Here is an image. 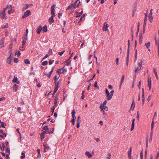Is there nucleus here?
Here are the masks:
<instances>
[{
    "label": "nucleus",
    "mask_w": 159,
    "mask_h": 159,
    "mask_svg": "<svg viewBox=\"0 0 159 159\" xmlns=\"http://www.w3.org/2000/svg\"><path fill=\"white\" fill-rule=\"evenodd\" d=\"M80 3V1H72L71 4L68 6L66 9V10L71 8L72 7L75 8L77 7Z\"/></svg>",
    "instance_id": "obj_1"
},
{
    "label": "nucleus",
    "mask_w": 159,
    "mask_h": 159,
    "mask_svg": "<svg viewBox=\"0 0 159 159\" xmlns=\"http://www.w3.org/2000/svg\"><path fill=\"white\" fill-rule=\"evenodd\" d=\"M9 7V6L7 5L6 7L4 8L3 10L1 11L0 12V17L2 19L5 17L6 16V10Z\"/></svg>",
    "instance_id": "obj_2"
},
{
    "label": "nucleus",
    "mask_w": 159,
    "mask_h": 159,
    "mask_svg": "<svg viewBox=\"0 0 159 159\" xmlns=\"http://www.w3.org/2000/svg\"><path fill=\"white\" fill-rule=\"evenodd\" d=\"M142 63L143 62L142 61L139 63V66L137 67L135 69V73L138 72L141 69V67L142 66Z\"/></svg>",
    "instance_id": "obj_3"
},
{
    "label": "nucleus",
    "mask_w": 159,
    "mask_h": 159,
    "mask_svg": "<svg viewBox=\"0 0 159 159\" xmlns=\"http://www.w3.org/2000/svg\"><path fill=\"white\" fill-rule=\"evenodd\" d=\"M30 14L31 12L29 10H27L24 13V14L22 16V18L23 19H24L25 18L28 17V16H30Z\"/></svg>",
    "instance_id": "obj_4"
},
{
    "label": "nucleus",
    "mask_w": 159,
    "mask_h": 159,
    "mask_svg": "<svg viewBox=\"0 0 159 159\" xmlns=\"http://www.w3.org/2000/svg\"><path fill=\"white\" fill-rule=\"evenodd\" d=\"M109 25L106 22H104L103 24V30L104 31H106L108 30V27Z\"/></svg>",
    "instance_id": "obj_5"
},
{
    "label": "nucleus",
    "mask_w": 159,
    "mask_h": 159,
    "mask_svg": "<svg viewBox=\"0 0 159 159\" xmlns=\"http://www.w3.org/2000/svg\"><path fill=\"white\" fill-rule=\"evenodd\" d=\"M56 6V5L55 4H53L51 7V13L52 15V16H55V10L54 8Z\"/></svg>",
    "instance_id": "obj_6"
},
{
    "label": "nucleus",
    "mask_w": 159,
    "mask_h": 159,
    "mask_svg": "<svg viewBox=\"0 0 159 159\" xmlns=\"http://www.w3.org/2000/svg\"><path fill=\"white\" fill-rule=\"evenodd\" d=\"M99 107L101 110H104L106 111H107L108 110V107H107L104 105H101Z\"/></svg>",
    "instance_id": "obj_7"
},
{
    "label": "nucleus",
    "mask_w": 159,
    "mask_h": 159,
    "mask_svg": "<svg viewBox=\"0 0 159 159\" xmlns=\"http://www.w3.org/2000/svg\"><path fill=\"white\" fill-rule=\"evenodd\" d=\"M148 86L149 87V90H150L151 88V78H148Z\"/></svg>",
    "instance_id": "obj_8"
},
{
    "label": "nucleus",
    "mask_w": 159,
    "mask_h": 159,
    "mask_svg": "<svg viewBox=\"0 0 159 159\" xmlns=\"http://www.w3.org/2000/svg\"><path fill=\"white\" fill-rule=\"evenodd\" d=\"M11 55L10 56L8 57L7 59V62L8 64L11 65H12V64L11 63V61H12V58L11 57Z\"/></svg>",
    "instance_id": "obj_9"
},
{
    "label": "nucleus",
    "mask_w": 159,
    "mask_h": 159,
    "mask_svg": "<svg viewBox=\"0 0 159 159\" xmlns=\"http://www.w3.org/2000/svg\"><path fill=\"white\" fill-rule=\"evenodd\" d=\"M129 49H128L127 50V54L126 60V65L127 66H128V63H129Z\"/></svg>",
    "instance_id": "obj_10"
},
{
    "label": "nucleus",
    "mask_w": 159,
    "mask_h": 159,
    "mask_svg": "<svg viewBox=\"0 0 159 159\" xmlns=\"http://www.w3.org/2000/svg\"><path fill=\"white\" fill-rule=\"evenodd\" d=\"M143 41V34L142 33H140L139 34V42L140 44H141Z\"/></svg>",
    "instance_id": "obj_11"
},
{
    "label": "nucleus",
    "mask_w": 159,
    "mask_h": 159,
    "mask_svg": "<svg viewBox=\"0 0 159 159\" xmlns=\"http://www.w3.org/2000/svg\"><path fill=\"white\" fill-rule=\"evenodd\" d=\"M42 30V27L41 25H40L37 28V32L38 34H39Z\"/></svg>",
    "instance_id": "obj_12"
},
{
    "label": "nucleus",
    "mask_w": 159,
    "mask_h": 159,
    "mask_svg": "<svg viewBox=\"0 0 159 159\" xmlns=\"http://www.w3.org/2000/svg\"><path fill=\"white\" fill-rule=\"evenodd\" d=\"M134 121H135V119H133L132 120V125H131V129H130L131 131H132L134 128Z\"/></svg>",
    "instance_id": "obj_13"
},
{
    "label": "nucleus",
    "mask_w": 159,
    "mask_h": 159,
    "mask_svg": "<svg viewBox=\"0 0 159 159\" xmlns=\"http://www.w3.org/2000/svg\"><path fill=\"white\" fill-rule=\"evenodd\" d=\"M9 6V7L7 8L8 9V13L9 14H10L12 12V6L10 5Z\"/></svg>",
    "instance_id": "obj_14"
},
{
    "label": "nucleus",
    "mask_w": 159,
    "mask_h": 159,
    "mask_svg": "<svg viewBox=\"0 0 159 159\" xmlns=\"http://www.w3.org/2000/svg\"><path fill=\"white\" fill-rule=\"evenodd\" d=\"M135 107V104L134 103V101L133 100L132 102V104L131 105L130 110H134Z\"/></svg>",
    "instance_id": "obj_15"
},
{
    "label": "nucleus",
    "mask_w": 159,
    "mask_h": 159,
    "mask_svg": "<svg viewBox=\"0 0 159 159\" xmlns=\"http://www.w3.org/2000/svg\"><path fill=\"white\" fill-rule=\"evenodd\" d=\"M55 16H52L49 19V22L50 24H51L54 21L53 17Z\"/></svg>",
    "instance_id": "obj_16"
},
{
    "label": "nucleus",
    "mask_w": 159,
    "mask_h": 159,
    "mask_svg": "<svg viewBox=\"0 0 159 159\" xmlns=\"http://www.w3.org/2000/svg\"><path fill=\"white\" fill-rule=\"evenodd\" d=\"M147 20L146 18H144V23L143 25V33H144L145 32V26L146 25V23H147Z\"/></svg>",
    "instance_id": "obj_17"
},
{
    "label": "nucleus",
    "mask_w": 159,
    "mask_h": 159,
    "mask_svg": "<svg viewBox=\"0 0 159 159\" xmlns=\"http://www.w3.org/2000/svg\"><path fill=\"white\" fill-rule=\"evenodd\" d=\"M43 146L44 147V152H46L47 150H48V149L49 148V147L46 144H43Z\"/></svg>",
    "instance_id": "obj_18"
},
{
    "label": "nucleus",
    "mask_w": 159,
    "mask_h": 159,
    "mask_svg": "<svg viewBox=\"0 0 159 159\" xmlns=\"http://www.w3.org/2000/svg\"><path fill=\"white\" fill-rule=\"evenodd\" d=\"M18 85L16 84H15L13 87V91L14 92H16L18 89Z\"/></svg>",
    "instance_id": "obj_19"
},
{
    "label": "nucleus",
    "mask_w": 159,
    "mask_h": 159,
    "mask_svg": "<svg viewBox=\"0 0 159 159\" xmlns=\"http://www.w3.org/2000/svg\"><path fill=\"white\" fill-rule=\"evenodd\" d=\"M32 5V4H26L25 5V6H24L23 8V11H24L26 9H27L30 6Z\"/></svg>",
    "instance_id": "obj_20"
},
{
    "label": "nucleus",
    "mask_w": 159,
    "mask_h": 159,
    "mask_svg": "<svg viewBox=\"0 0 159 159\" xmlns=\"http://www.w3.org/2000/svg\"><path fill=\"white\" fill-rule=\"evenodd\" d=\"M153 70L154 71V73L155 74L157 80L158 79V77L157 74V69L156 68H153Z\"/></svg>",
    "instance_id": "obj_21"
},
{
    "label": "nucleus",
    "mask_w": 159,
    "mask_h": 159,
    "mask_svg": "<svg viewBox=\"0 0 159 159\" xmlns=\"http://www.w3.org/2000/svg\"><path fill=\"white\" fill-rule=\"evenodd\" d=\"M155 41L156 44L157 45V48H159V38H158L157 39L156 37H155Z\"/></svg>",
    "instance_id": "obj_22"
},
{
    "label": "nucleus",
    "mask_w": 159,
    "mask_h": 159,
    "mask_svg": "<svg viewBox=\"0 0 159 159\" xmlns=\"http://www.w3.org/2000/svg\"><path fill=\"white\" fill-rule=\"evenodd\" d=\"M85 154L89 158L91 157H92V155L89 152L86 151L85 153Z\"/></svg>",
    "instance_id": "obj_23"
},
{
    "label": "nucleus",
    "mask_w": 159,
    "mask_h": 159,
    "mask_svg": "<svg viewBox=\"0 0 159 159\" xmlns=\"http://www.w3.org/2000/svg\"><path fill=\"white\" fill-rule=\"evenodd\" d=\"M8 27V24L6 23L5 25H2V29H5L7 28Z\"/></svg>",
    "instance_id": "obj_24"
},
{
    "label": "nucleus",
    "mask_w": 159,
    "mask_h": 159,
    "mask_svg": "<svg viewBox=\"0 0 159 159\" xmlns=\"http://www.w3.org/2000/svg\"><path fill=\"white\" fill-rule=\"evenodd\" d=\"M103 113V115L105 117H107V113L104 111V110H100Z\"/></svg>",
    "instance_id": "obj_25"
},
{
    "label": "nucleus",
    "mask_w": 159,
    "mask_h": 159,
    "mask_svg": "<svg viewBox=\"0 0 159 159\" xmlns=\"http://www.w3.org/2000/svg\"><path fill=\"white\" fill-rule=\"evenodd\" d=\"M107 100H110L112 98V96L110 94V93L107 94Z\"/></svg>",
    "instance_id": "obj_26"
},
{
    "label": "nucleus",
    "mask_w": 159,
    "mask_h": 159,
    "mask_svg": "<svg viewBox=\"0 0 159 159\" xmlns=\"http://www.w3.org/2000/svg\"><path fill=\"white\" fill-rule=\"evenodd\" d=\"M42 30L44 32H46L47 31L48 29L46 25H45L43 26V28H42Z\"/></svg>",
    "instance_id": "obj_27"
},
{
    "label": "nucleus",
    "mask_w": 159,
    "mask_h": 159,
    "mask_svg": "<svg viewBox=\"0 0 159 159\" xmlns=\"http://www.w3.org/2000/svg\"><path fill=\"white\" fill-rule=\"evenodd\" d=\"M62 69V73L63 74H65L67 71V69L66 68H65V67H63Z\"/></svg>",
    "instance_id": "obj_28"
},
{
    "label": "nucleus",
    "mask_w": 159,
    "mask_h": 159,
    "mask_svg": "<svg viewBox=\"0 0 159 159\" xmlns=\"http://www.w3.org/2000/svg\"><path fill=\"white\" fill-rule=\"evenodd\" d=\"M1 149L3 151L4 150L5 148V145L4 143H2V146H0Z\"/></svg>",
    "instance_id": "obj_29"
},
{
    "label": "nucleus",
    "mask_w": 159,
    "mask_h": 159,
    "mask_svg": "<svg viewBox=\"0 0 159 159\" xmlns=\"http://www.w3.org/2000/svg\"><path fill=\"white\" fill-rule=\"evenodd\" d=\"M59 84V82H58L55 85V88L54 90L57 91L58 89V84Z\"/></svg>",
    "instance_id": "obj_30"
},
{
    "label": "nucleus",
    "mask_w": 159,
    "mask_h": 159,
    "mask_svg": "<svg viewBox=\"0 0 159 159\" xmlns=\"http://www.w3.org/2000/svg\"><path fill=\"white\" fill-rule=\"evenodd\" d=\"M41 139H43L45 138V134L42 132L40 135Z\"/></svg>",
    "instance_id": "obj_31"
},
{
    "label": "nucleus",
    "mask_w": 159,
    "mask_h": 159,
    "mask_svg": "<svg viewBox=\"0 0 159 159\" xmlns=\"http://www.w3.org/2000/svg\"><path fill=\"white\" fill-rule=\"evenodd\" d=\"M24 62L25 64H30V61L28 59H25L24 60Z\"/></svg>",
    "instance_id": "obj_32"
},
{
    "label": "nucleus",
    "mask_w": 159,
    "mask_h": 159,
    "mask_svg": "<svg viewBox=\"0 0 159 159\" xmlns=\"http://www.w3.org/2000/svg\"><path fill=\"white\" fill-rule=\"evenodd\" d=\"M75 109H73L72 112V117H75Z\"/></svg>",
    "instance_id": "obj_33"
},
{
    "label": "nucleus",
    "mask_w": 159,
    "mask_h": 159,
    "mask_svg": "<svg viewBox=\"0 0 159 159\" xmlns=\"http://www.w3.org/2000/svg\"><path fill=\"white\" fill-rule=\"evenodd\" d=\"M43 134H52L53 133V131H50L49 132L47 131V130H45L43 132Z\"/></svg>",
    "instance_id": "obj_34"
},
{
    "label": "nucleus",
    "mask_w": 159,
    "mask_h": 159,
    "mask_svg": "<svg viewBox=\"0 0 159 159\" xmlns=\"http://www.w3.org/2000/svg\"><path fill=\"white\" fill-rule=\"evenodd\" d=\"M18 80V78L16 76H15L13 79V80L12 81L13 82H17Z\"/></svg>",
    "instance_id": "obj_35"
},
{
    "label": "nucleus",
    "mask_w": 159,
    "mask_h": 159,
    "mask_svg": "<svg viewBox=\"0 0 159 159\" xmlns=\"http://www.w3.org/2000/svg\"><path fill=\"white\" fill-rule=\"evenodd\" d=\"M145 45L147 48L149 49L150 47V42H148V43H146Z\"/></svg>",
    "instance_id": "obj_36"
},
{
    "label": "nucleus",
    "mask_w": 159,
    "mask_h": 159,
    "mask_svg": "<svg viewBox=\"0 0 159 159\" xmlns=\"http://www.w3.org/2000/svg\"><path fill=\"white\" fill-rule=\"evenodd\" d=\"M70 61H71L70 60V59H69L67 60L66 61V65L69 66L70 64Z\"/></svg>",
    "instance_id": "obj_37"
},
{
    "label": "nucleus",
    "mask_w": 159,
    "mask_h": 159,
    "mask_svg": "<svg viewBox=\"0 0 159 159\" xmlns=\"http://www.w3.org/2000/svg\"><path fill=\"white\" fill-rule=\"evenodd\" d=\"M124 78H125V76H124V75H122V76L121 80V82H120V84H122V83H123V82L124 81Z\"/></svg>",
    "instance_id": "obj_38"
},
{
    "label": "nucleus",
    "mask_w": 159,
    "mask_h": 159,
    "mask_svg": "<svg viewBox=\"0 0 159 159\" xmlns=\"http://www.w3.org/2000/svg\"><path fill=\"white\" fill-rule=\"evenodd\" d=\"M59 76L60 75H55L53 79L55 81V82L56 81V80L59 78Z\"/></svg>",
    "instance_id": "obj_39"
},
{
    "label": "nucleus",
    "mask_w": 159,
    "mask_h": 159,
    "mask_svg": "<svg viewBox=\"0 0 159 159\" xmlns=\"http://www.w3.org/2000/svg\"><path fill=\"white\" fill-rule=\"evenodd\" d=\"M4 43V40L3 39L0 40V45H3Z\"/></svg>",
    "instance_id": "obj_40"
},
{
    "label": "nucleus",
    "mask_w": 159,
    "mask_h": 159,
    "mask_svg": "<svg viewBox=\"0 0 159 159\" xmlns=\"http://www.w3.org/2000/svg\"><path fill=\"white\" fill-rule=\"evenodd\" d=\"M62 69H58L57 70V72L58 73V74H61L62 73Z\"/></svg>",
    "instance_id": "obj_41"
},
{
    "label": "nucleus",
    "mask_w": 159,
    "mask_h": 159,
    "mask_svg": "<svg viewBox=\"0 0 159 159\" xmlns=\"http://www.w3.org/2000/svg\"><path fill=\"white\" fill-rule=\"evenodd\" d=\"M25 157V153L23 152H22L21 156H20V158L21 159H23Z\"/></svg>",
    "instance_id": "obj_42"
},
{
    "label": "nucleus",
    "mask_w": 159,
    "mask_h": 159,
    "mask_svg": "<svg viewBox=\"0 0 159 159\" xmlns=\"http://www.w3.org/2000/svg\"><path fill=\"white\" fill-rule=\"evenodd\" d=\"M149 17V20L151 22H152L153 21V17L152 16H148Z\"/></svg>",
    "instance_id": "obj_43"
},
{
    "label": "nucleus",
    "mask_w": 159,
    "mask_h": 159,
    "mask_svg": "<svg viewBox=\"0 0 159 159\" xmlns=\"http://www.w3.org/2000/svg\"><path fill=\"white\" fill-rule=\"evenodd\" d=\"M26 41V40H23L22 41V48H23V47L24 48V46H25V44Z\"/></svg>",
    "instance_id": "obj_44"
},
{
    "label": "nucleus",
    "mask_w": 159,
    "mask_h": 159,
    "mask_svg": "<svg viewBox=\"0 0 159 159\" xmlns=\"http://www.w3.org/2000/svg\"><path fill=\"white\" fill-rule=\"evenodd\" d=\"M37 151L38 153V157H40L41 156V154L40 153V150L39 149H38L37 150Z\"/></svg>",
    "instance_id": "obj_45"
},
{
    "label": "nucleus",
    "mask_w": 159,
    "mask_h": 159,
    "mask_svg": "<svg viewBox=\"0 0 159 159\" xmlns=\"http://www.w3.org/2000/svg\"><path fill=\"white\" fill-rule=\"evenodd\" d=\"M15 54L16 55H17L18 57H19V56L20 55V51L19 50L17 51H16V52L15 53Z\"/></svg>",
    "instance_id": "obj_46"
},
{
    "label": "nucleus",
    "mask_w": 159,
    "mask_h": 159,
    "mask_svg": "<svg viewBox=\"0 0 159 159\" xmlns=\"http://www.w3.org/2000/svg\"><path fill=\"white\" fill-rule=\"evenodd\" d=\"M48 129H49V128H48V126L47 125H46L43 128V130H48Z\"/></svg>",
    "instance_id": "obj_47"
},
{
    "label": "nucleus",
    "mask_w": 159,
    "mask_h": 159,
    "mask_svg": "<svg viewBox=\"0 0 159 159\" xmlns=\"http://www.w3.org/2000/svg\"><path fill=\"white\" fill-rule=\"evenodd\" d=\"M107 157L106 159H111V153H108L107 154Z\"/></svg>",
    "instance_id": "obj_48"
},
{
    "label": "nucleus",
    "mask_w": 159,
    "mask_h": 159,
    "mask_svg": "<svg viewBox=\"0 0 159 159\" xmlns=\"http://www.w3.org/2000/svg\"><path fill=\"white\" fill-rule=\"evenodd\" d=\"M48 64V61H45L43 62L42 63V64L43 66H45L46 65H47Z\"/></svg>",
    "instance_id": "obj_49"
},
{
    "label": "nucleus",
    "mask_w": 159,
    "mask_h": 159,
    "mask_svg": "<svg viewBox=\"0 0 159 159\" xmlns=\"http://www.w3.org/2000/svg\"><path fill=\"white\" fill-rule=\"evenodd\" d=\"M65 51H63L61 52H59L58 53V54L60 56H61L63 53Z\"/></svg>",
    "instance_id": "obj_50"
},
{
    "label": "nucleus",
    "mask_w": 159,
    "mask_h": 159,
    "mask_svg": "<svg viewBox=\"0 0 159 159\" xmlns=\"http://www.w3.org/2000/svg\"><path fill=\"white\" fill-rule=\"evenodd\" d=\"M139 115H140V114H139V111H138L137 112V118L138 119V120H139Z\"/></svg>",
    "instance_id": "obj_51"
},
{
    "label": "nucleus",
    "mask_w": 159,
    "mask_h": 159,
    "mask_svg": "<svg viewBox=\"0 0 159 159\" xmlns=\"http://www.w3.org/2000/svg\"><path fill=\"white\" fill-rule=\"evenodd\" d=\"M52 53V50L51 49H50L48 52V54L49 55H51Z\"/></svg>",
    "instance_id": "obj_52"
},
{
    "label": "nucleus",
    "mask_w": 159,
    "mask_h": 159,
    "mask_svg": "<svg viewBox=\"0 0 159 159\" xmlns=\"http://www.w3.org/2000/svg\"><path fill=\"white\" fill-rule=\"evenodd\" d=\"M132 151V148L131 147L130 148L128 152V155H131V152Z\"/></svg>",
    "instance_id": "obj_53"
},
{
    "label": "nucleus",
    "mask_w": 159,
    "mask_h": 159,
    "mask_svg": "<svg viewBox=\"0 0 159 159\" xmlns=\"http://www.w3.org/2000/svg\"><path fill=\"white\" fill-rule=\"evenodd\" d=\"M140 159H143V151H142L140 152Z\"/></svg>",
    "instance_id": "obj_54"
},
{
    "label": "nucleus",
    "mask_w": 159,
    "mask_h": 159,
    "mask_svg": "<svg viewBox=\"0 0 159 159\" xmlns=\"http://www.w3.org/2000/svg\"><path fill=\"white\" fill-rule=\"evenodd\" d=\"M152 9L151 10H150V13L149 14V15H148V16H152Z\"/></svg>",
    "instance_id": "obj_55"
},
{
    "label": "nucleus",
    "mask_w": 159,
    "mask_h": 159,
    "mask_svg": "<svg viewBox=\"0 0 159 159\" xmlns=\"http://www.w3.org/2000/svg\"><path fill=\"white\" fill-rule=\"evenodd\" d=\"M55 109V107L54 106H53V107L51 109V111L52 112V114L53 113Z\"/></svg>",
    "instance_id": "obj_56"
},
{
    "label": "nucleus",
    "mask_w": 159,
    "mask_h": 159,
    "mask_svg": "<svg viewBox=\"0 0 159 159\" xmlns=\"http://www.w3.org/2000/svg\"><path fill=\"white\" fill-rule=\"evenodd\" d=\"M83 12V11H81V12L80 13H79V14L76 16V17H80V15L82 14Z\"/></svg>",
    "instance_id": "obj_57"
},
{
    "label": "nucleus",
    "mask_w": 159,
    "mask_h": 159,
    "mask_svg": "<svg viewBox=\"0 0 159 159\" xmlns=\"http://www.w3.org/2000/svg\"><path fill=\"white\" fill-rule=\"evenodd\" d=\"M94 86L95 87H97L98 89L99 88V87L97 85V82H95V83H94Z\"/></svg>",
    "instance_id": "obj_58"
},
{
    "label": "nucleus",
    "mask_w": 159,
    "mask_h": 159,
    "mask_svg": "<svg viewBox=\"0 0 159 159\" xmlns=\"http://www.w3.org/2000/svg\"><path fill=\"white\" fill-rule=\"evenodd\" d=\"M17 110H18V111L20 113H21V108L20 107H18L17 108Z\"/></svg>",
    "instance_id": "obj_59"
},
{
    "label": "nucleus",
    "mask_w": 159,
    "mask_h": 159,
    "mask_svg": "<svg viewBox=\"0 0 159 159\" xmlns=\"http://www.w3.org/2000/svg\"><path fill=\"white\" fill-rule=\"evenodd\" d=\"M27 39V35H25V36H24L23 38V40L26 41Z\"/></svg>",
    "instance_id": "obj_60"
},
{
    "label": "nucleus",
    "mask_w": 159,
    "mask_h": 159,
    "mask_svg": "<svg viewBox=\"0 0 159 159\" xmlns=\"http://www.w3.org/2000/svg\"><path fill=\"white\" fill-rule=\"evenodd\" d=\"M80 116H79L77 117V122H78L79 121V122H80L81 120H80Z\"/></svg>",
    "instance_id": "obj_61"
},
{
    "label": "nucleus",
    "mask_w": 159,
    "mask_h": 159,
    "mask_svg": "<svg viewBox=\"0 0 159 159\" xmlns=\"http://www.w3.org/2000/svg\"><path fill=\"white\" fill-rule=\"evenodd\" d=\"M116 63L117 64L119 65V58H117L116 60Z\"/></svg>",
    "instance_id": "obj_62"
},
{
    "label": "nucleus",
    "mask_w": 159,
    "mask_h": 159,
    "mask_svg": "<svg viewBox=\"0 0 159 159\" xmlns=\"http://www.w3.org/2000/svg\"><path fill=\"white\" fill-rule=\"evenodd\" d=\"M107 102V101L106 100V101H104V102L102 104H101V105H105L106 104Z\"/></svg>",
    "instance_id": "obj_63"
},
{
    "label": "nucleus",
    "mask_w": 159,
    "mask_h": 159,
    "mask_svg": "<svg viewBox=\"0 0 159 159\" xmlns=\"http://www.w3.org/2000/svg\"><path fill=\"white\" fill-rule=\"evenodd\" d=\"M53 61H52L51 60H50L49 61V65H51L53 62Z\"/></svg>",
    "instance_id": "obj_64"
}]
</instances>
